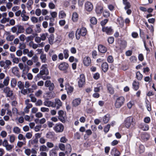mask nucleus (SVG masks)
<instances>
[{"label":"nucleus","mask_w":156,"mask_h":156,"mask_svg":"<svg viewBox=\"0 0 156 156\" xmlns=\"http://www.w3.org/2000/svg\"><path fill=\"white\" fill-rule=\"evenodd\" d=\"M11 30L13 33H16L17 35H18L19 34L23 33L25 29L23 26L19 24L12 27Z\"/></svg>","instance_id":"obj_1"},{"label":"nucleus","mask_w":156,"mask_h":156,"mask_svg":"<svg viewBox=\"0 0 156 156\" xmlns=\"http://www.w3.org/2000/svg\"><path fill=\"white\" fill-rule=\"evenodd\" d=\"M18 66L20 69L22 70V74L24 75L26 74L29 72L30 67L26 64L24 65L22 63H19Z\"/></svg>","instance_id":"obj_2"},{"label":"nucleus","mask_w":156,"mask_h":156,"mask_svg":"<svg viewBox=\"0 0 156 156\" xmlns=\"http://www.w3.org/2000/svg\"><path fill=\"white\" fill-rule=\"evenodd\" d=\"M125 126L127 128L133 127L135 124V122L133 117H127L125 122Z\"/></svg>","instance_id":"obj_3"},{"label":"nucleus","mask_w":156,"mask_h":156,"mask_svg":"<svg viewBox=\"0 0 156 156\" xmlns=\"http://www.w3.org/2000/svg\"><path fill=\"white\" fill-rule=\"evenodd\" d=\"M87 30L86 28L82 27L80 30L78 29L76 31V39H79L81 35L82 36H85L87 33Z\"/></svg>","instance_id":"obj_4"},{"label":"nucleus","mask_w":156,"mask_h":156,"mask_svg":"<svg viewBox=\"0 0 156 156\" xmlns=\"http://www.w3.org/2000/svg\"><path fill=\"white\" fill-rule=\"evenodd\" d=\"M125 101V98L122 96L116 99L115 106L116 108H119L123 104Z\"/></svg>","instance_id":"obj_5"},{"label":"nucleus","mask_w":156,"mask_h":156,"mask_svg":"<svg viewBox=\"0 0 156 156\" xmlns=\"http://www.w3.org/2000/svg\"><path fill=\"white\" fill-rule=\"evenodd\" d=\"M69 67V65L66 62H62L60 63L58 66V68L62 71H65V73H66L67 71L66 69H68Z\"/></svg>","instance_id":"obj_6"},{"label":"nucleus","mask_w":156,"mask_h":156,"mask_svg":"<svg viewBox=\"0 0 156 156\" xmlns=\"http://www.w3.org/2000/svg\"><path fill=\"white\" fill-rule=\"evenodd\" d=\"M62 103L61 101L58 99L56 98L55 99L54 102L53 108H56L57 109H58L62 106Z\"/></svg>","instance_id":"obj_7"},{"label":"nucleus","mask_w":156,"mask_h":156,"mask_svg":"<svg viewBox=\"0 0 156 156\" xmlns=\"http://www.w3.org/2000/svg\"><path fill=\"white\" fill-rule=\"evenodd\" d=\"M47 66V64H44L42 66L40 72L41 74L47 75L48 74Z\"/></svg>","instance_id":"obj_8"},{"label":"nucleus","mask_w":156,"mask_h":156,"mask_svg":"<svg viewBox=\"0 0 156 156\" xmlns=\"http://www.w3.org/2000/svg\"><path fill=\"white\" fill-rule=\"evenodd\" d=\"M3 92L6 94L7 97H11L13 94L12 91L8 87H6L4 89Z\"/></svg>","instance_id":"obj_9"},{"label":"nucleus","mask_w":156,"mask_h":156,"mask_svg":"<svg viewBox=\"0 0 156 156\" xmlns=\"http://www.w3.org/2000/svg\"><path fill=\"white\" fill-rule=\"evenodd\" d=\"M64 128V126L61 124H56L54 129L57 132H61L63 131Z\"/></svg>","instance_id":"obj_10"},{"label":"nucleus","mask_w":156,"mask_h":156,"mask_svg":"<svg viewBox=\"0 0 156 156\" xmlns=\"http://www.w3.org/2000/svg\"><path fill=\"white\" fill-rule=\"evenodd\" d=\"M85 82V79L84 75H80L78 82L79 86L80 87H82L84 84Z\"/></svg>","instance_id":"obj_11"},{"label":"nucleus","mask_w":156,"mask_h":156,"mask_svg":"<svg viewBox=\"0 0 156 156\" xmlns=\"http://www.w3.org/2000/svg\"><path fill=\"white\" fill-rule=\"evenodd\" d=\"M12 72L16 76L18 77H19L20 76L19 69L17 66L14 67L12 68Z\"/></svg>","instance_id":"obj_12"},{"label":"nucleus","mask_w":156,"mask_h":156,"mask_svg":"<svg viewBox=\"0 0 156 156\" xmlns=\"http://www.w3.org/2000/svg\"><path fill=\"white\" fill-rule=\"evenodd\" d=\"M81 99L80 98H76L73 100L72 101L73 106L76 107L79 105L81 102Z\"/></svg>","instance_id":"obj_13"},{"label":"nucleus","mask_w":156,"mask_h":156,"mask_svg":"<svg viewBox=\"0 0 156 156\" xmlns=\"http://www.w3.org/2000/svg\"><path fill=\"white\" fill-rule=\"evenodd\" d=\"M91 62V59L89 57L86 56L84 58L83 63L85 66H89Z\"/></svg>","instance_id":"obj_14"},{"label":"nucleus","mask_w":156,"mask_h":156,"mask_svg":"<svg viewBox=\"0 0 156 156\" xmlns=\"http://www.w3.org/2000/svg\"><path fill=\"white\" fill-rule=\"evenodd\" d=\"M85 8L88 11H91L93 9V6L90 2H87L85 4Z\"/></svg>","instance_id":"obj_15"},{"label":"nucleus","mask_w":156,"mask_h":156,"mask_svg":"<svg viewBox=\"0 0 156 156\" xmlns=\"http://www.w3.org/2000/svg\"><path fill=\"white\" fill-rule=\"evenodd\" d=\"M26 11L25 10H23L22 11V13L21 14V17L22 18V20L23 21H26L28 20L29 18V16L26 15Z\"/></svg>","instance_id":"obj_16"},{"label":"nucleus","mask_w":156,"mask_h":156,"mask_svg":"<svg viewBox=\"0 0 156 156\" xmlns=\"http://www.w3.org/2000/svg\"><path fill=\"white\" fill-rule=\"evenodd\" d=\"M139 127L140 129L144 131H147L149 129V126L148 125L144 123H141Z\"/></svg>","instance_id":"obj_17"},{"label":"nucleus","mask_w":156,"mask_h":156,"mask_svg":"<svg viewBox=\"0 0 156 156\" xmlns=\"http://www.w3.org/2000/svg\"><path fill=\"white\" fill-rule=\"evenodd\" d=\"M43 104L45 106L48 107H53L54 102H52L51 101L48 100H45Z\"/></svg>","instance_id":"obj_18"},{"label":"nucleus","mask_w":156,"mask_h":156,"mask_svg":"<svg viewBox=\"0 0 156 156\" xmlns=\"http://www.w3.org/2000/svg\"><path fill=\"white\" fill-rule=\"evenodd\" d=\"M111 154L114 156H119L120 153L116 148H114L111 150Z\"/></svg>","instance_id":"obj_19"},{"label":"nucleus","mask_w":156,"mask_h":156,"mask_svg":"<svg viewBox=\"0 0 156 156\" xmlns=\"http://www.w3.org/2000/svg\"><path fill=\"white\" fill-rule=\"evenodd\" d=\"M99 51L101 53H105L107 51V48L102 45H100L98 47Z\"/></svg>","instance_id":"obj_20"},{"label":"nucleus","mask_w":156,"mask_h":156,"mask_svg":"<svg viewBox=\"0 0 156 156\" xmlns=\"http://www.w3.org/2000/svg\"><path fill=\"white\" fill-rule=\"evenodd\" d=\"M101 67L102 70L104 72H106L108 69V66L107 62H104L102 64Z\"/></svg>","instance_id":"obj_21"},{"label":"nucleus","mask_w":156,"mask_h":156,"mask_svg":"<svg viewBox=\"0 0 156 156\" xmlns=\"http://www.w3.org/2000/svg\"><path fill=\"white\" fill-rule=\"evenodd\" d=\"M103 32H105L108 34H110L112 31V29L111 27H103L102 29Z\"/></svg>","instance_id":"obj_22"},{"label":"nucleus","mask_w":156,"mask_h":156,"mask_svg":"<svg viewBox=\"0 0 156 156\" xmlns=\"http://www.w3.org/2000/svg\"><path fill=\"white\" fill-rule=\"evenodd\" d=\"M40 58L41 61L43 63H45L47 60L46 54L44 53L41 55Z\"/></svg>","instance_id":"obj_23"},{"label":"nucleus","mask_w":156,"mask_h":156,"mask_svg":"<svg viewBox=\"0 0 156 156\" xmlns=\"http://www.w3.org/2000/svg\"><path fill=\"white\" fill-rule=\"evenodd\" d=\"M37 34H34L33 35H30L27 37H26V41L27 42H29L30 41H32L34 37L36 36H37Z\"/></svg>","instance_id":"obj_24"},{"label":"nucleus","mask_w":156,"mask_h":156,"mask_svg":"<svg viewBox=\"0 0 156 156\" xmlns=\"http://www.w3.org/2000/svg\"><path fill=\"white\" fill-rule=\"evenodd\" d=\"M8 35L6 37V40L8 41H12L15 38V36L13 35H10V33L8 32Z\"/></svg>","instance_id":"obj_25"},{"label":"nucleus","mask_w":156,"mask_h":156,"mask_svg":"<svg viewBox=\"0 0 156 156\" xmlns=\"http://www.w3.org/2000/svg\"><path fill=\"white\" fill-rule=\"evenodd\" d=\"M18 139L20 140H22V141L27 142L25 136H24L23 134L20 133L18 136Z\"/></svg>","instance_id":"obj_26"},{"label":"nucleus","mask_w":156,"mask_h":156,"mask_svg":"<svg viewBox=\"0 0 156 156\" xmlns=\"http://www.w3.org/2000/svg\"><path fill=\"white\" fill-rule=\"evenodd\" d=\"M110 119V115L107 114L105 115L103 118V121L105 123H107L109 121Z\"/></svg>","instance_id":"obj_27"},{"label":"nucleus","mask_w":156,"mask_h":156,"mask_svg":"<svg viewBox=\"0 0 156 156\" xmlns=\"http://www.w3.org/2000/svg\"><path fill=\"white\" fill-rule=\"evenodd\" d=\"M54 36L53 34H51L48 38V41L50 44H52L54 43Z\"/></svg>","instance_id":"obj_28"},{"label":"nucleus","mask_w":156,"mask_h":156,"mask_svg":"<svg viewBox=\"0 0 156 156\" xmlns=\"http://www.w3.org/2000/svg\"><path fill=\"white\" fill-rule=\"evenodd\" d=\"M13 132L16 134H19L21 132V129L18 127L15 126L13 128Z\"/></svg>","instance_id":"obj_29"},{"label":"nucleus","mask_w":156,"mask_h":156,"mask_svg":"<svg viewBox=\"0 0 156 156\" xmlns=\"http://www.w3.org/2000/svg\"><path fill=\"white\" fill-rule=\"evenodd\" d=\"M66 89L67 90L68 93H71L73 92V87L69 86L68 85H66L65 86Z\"/></svg>","instance_id":"obj_30"},{"label":"nucleus","mask_w":156,"mask_h":156,"mask_svg":"<svg viewBox=\"0 0 156 156\" xmlns=\"http://www.w3.org/2000/svg\"><path fill=\"white\" fill-rule=\"evenodd\" d=\"M103 10V8L100 6H97L96 7V11L98 14H100L102 12Z\"/></svg>","instance_id":"obj_31"},{"label":"nucleus","mask_w":156,"mask_h":156,"mask_svg":"<svg viewBox=\"0 0 156 156\" xmlns=\"http://www.w3.org/2000/svg\"><path fill=\"white\" fill-rule=\"evenodd\" d=\"M120 44V47L122 48H124L126 46L127 42L125 40H121Z\"/></svg>","instance_id":"obj_32"},{"label":"nucleus","mask_w":156,"mask_h":156,"mask_svg":"<svg viewBox=\"0 0 156 156\" xmlns=\"http://www.w3.org/2000/svg\"><path fill=\"white\" fill-rule=\"evenodd\" d=\"M30 101L29 99L26 100L25 101V104L27 105L26 107L29 109L31 108L33 106V105L32 104L29 103V102Z\"/></svg>","instance_id":"obj_33"},{"label":"nucleus","mask_w":156,"mask_h":156,"mask_svg":"<svg viewBox=\"0 0 156 156\" xmlns=\"http://www.w3.org/2000/svg\"><path fill=\"white\" fill-rule=\"evenodd\" d=\"M117 23L120 26H122L124 23V21L122 17H119L117 20Z\"/></svg>","instance_id":"obj_34"},{"label":"nucleus","mask_w":156,"mask_h":156,"mask_svg":"<svg viewBox=\"0 0 156 156\" xmlns=\"http://www.w3.org/2000/svg\"><path fill=\"white\" fill-rule=\"evenodd\" d=\"M25 32L27 34H30L33 32V30L31 27H29L26 28Z\"/></svg>","instance_id":"obj_35"},{"label":"nucleus","mask_w":156,"mask_h":156,"mask_svg":"<svg viewBox=\"0 0 156 156\" xmlns=\"http://www.w3.org/2000/svg\"><path fill=\"white\" fill-rule=\"evenodd\" d=\"M39 150L40 152H44L48 150L47 147L44 145H42L40 146Z\"/></svg>","instance_id":"obj_36"},{"label":"nucleus","mask_w":156,"mask_h":156,"mask_svg":"<svg viewBox=\"0 0 156 156\" xmlns=\"http://www.w3.org/2000/svg\"><path fill=\"white\" fill-rule=\"evenodd\" d=\"M48 36V34L47 33H43L40 35V38L41 40L42 41H45L47 37Z\"/></svg>","instance_id":"obj_37"},{"label":"nucleus","mask_w":156,"mask_h":156,"mask_svg":"<svg viewBox=\"0 0 156 156\" xmlns=\"http://www.w3.org/2000/svg\"><path fill=\"white\" fill-rule=\"evenodd\" d=\"M49 154L50 156H57V153L55 150L52 149L49 151Z\"/></svg>","instance_id":"obj_38"},{"label":"nucleus","mask_w":156,"mask_h":156,"mask_svg":"<svg viewBox=\"0 0 156 156\" xmlns=\"http://www.w3.org/2000/svg\"><path fill=\"white\" fill-rule=\"evenodd\" d=\"M27 142H24L23 141H18L17 143V146L20 148L23 145H26Z\"/></svg>","instance_id":"obj_39"},{"label":"nucleus","mask_w":156,"mask_h":156,"mask_svg":"<svg viewBox=\"0 0 156 156\" xmlns=\"http://www.w3.org/2000/svg\"><path fill=\"white\" fill-rule=\"evenodd\" d=\"M133 85L134 88L136 90H137L138 89L139 87V83L138 82L134 81L133 83Z\"/></svg>","instance_id":"obj_40"},{"label":"nucleus","mask_w":156,"mask_h":156,"mask_svg":"<svg viewBox=\"0 0 156 156\" xmlns=\"http://www.w3.org/2000/svg\"><path fill=\"white\" fill-rule=\"evenodd\" d=\"M136 78L139 80H141L143 77V76L139 72H137L136 73Z\"/></svg>","instance_id":"obj_41"},{"label":"nucleus","mask_w":156,"mask_h":156,"mask_svg":"<svg viewBox=\"0 0 156 156\" xmlns=\"http://www.w3.org/2000/svg\"><path fill=\"white\" fill-rule=\"evenodd\" d=\"M29 97L31 99V101L33 102H36L37 101V98L32 94H30L29 96Z\"/></svg>","instance_id":"obj_42"},{"label":"nucleus","mask_w":156,"mask_h":156,"mask_svg":"<svg viewBox=\"0 0 156 156\" xmlns=\"http://www.w3.org/2000/svg\"><path fill=\"white\" fill-rule=\"evenodd\" d=\"M9 21V18H3L1 20L0 22L2 24H5L6 22H8Z\"/></svg>","instance_id":"obj_43"},{"label":"nucleus","mask_w":156,"mask_h":156,"mask_svg":"<svg viewBox=\"0 0 156 156\" xmlns=\"http://www.w3.org/2000/svg\"><path fill=\"white\" fill-rule=\"evenodd\" d=\"M17 84V81L16 79L13 78L11 81V86L13 87H14L16 86Z\"/></svg>","instance_id":"obj_44"},{"label":"nucleus","mask_w":156,"mask_h":156,"mask_svg":"<svg viewBox=\"0 0 156 156\" xmlns=\"http://www.w3.org/2000/svg\"><path fill=\"white\" fill-rule=\"evenodd\" d=\"M78 19V16L76 13H73L72 16V20L74 22L77 21Z\"/></svg>","instance_id":"obj_45"},{"label":"nucleus","mask_w":156,"mask_h":156,"mask_svg":"<svg viewBox=\"0 0 156 156\" xmlns=\"http://www.w3.org/2000/svg\"><path fill=\"white\" fill-rule=\"evenodd\" d=\"M19 38L20 41L24 42L26 39V36L24 34H22L19 37Z\"/></svg>","instance_id":"obj_46"},{"label":"nucleus","mask_w":156,"mask_h":156,"mask_svg":"<svg viewBox=\"0 0 156 156\" xmlns=\"http://www.w3.org/2000/svg\"><path fill=\"white\" fill-rule=\"evenodd\" d=\"M9 81V76H7L4 79L3 82V84L5 86L8 85Z\"/></svg>","instance_id":"obj_47"},{"label":"nucleus","mask_w":156,"mask_h":156,"mask_svg":"<svg viewBox=\"0 0 156 156\" xmlns=\"http://www.w3.org/2000/svg\"><path fill=\"white\" fill-rule=\"evenodd\" d=\"M17 86L20 89H22L24 88V85L23 83L21 81L18 82Z\"/></svg>","instance_id":"obj_48"},{"label":"nucleus","mask_w":156,"mask_h":156,"mask_svg":"<svg viewBox=\"0 0 156 156\" xmlns=\"http://www.w3.org/2000/svg\"><path fill=\"white\" fill-rule=\"evenodd\" d=\"M26 47V44L24 43H19V45L18 48L20 50H22L24 49Z\"/></svg>","instance_id":"obj_49"},{"label":"nucleus","mask_w":156,"mask_h":156,"mask_svg":"<svg viewBox=\"0 0 156 156\" xmlns=\"http://www.w3.org/2000/svg\"><path fill=\"white\" fill-rule=\"evenodd\" d=\"M15 136L13 135H11L9 136V141L10 142L12 143H13L15 140Z\"/></svg>","instance_id":"obj_50"},{"label":"nucleus","mask_w":156,"mask_h":156,"mask_svg":"<svg viewBox=\"0 0 156 156\" xmlns=\"http://www.w3.org/2000/svg\"><path fill=\"white\" fill-rule=\"evenodd\" d=\"M32 133L31 132H28L26 133L25 135L26 138L27 139H30L32 137Z\"/></svg>","instance_id":"obj_51"},{"label":"nucleus","mask_w":156,"mask_h":156,"mask_svg":"<svg viewBox=\"0 0 156 156\" xmlns=\"http://www.w3.org/2000/svg\"><path fill=\"white\" fill-rule=\"evenodd\" d=\"M40 110L41 111L43 112H48L49 111V108L44 107H42L41 108Z\"/></svg>","instance_id":"obj_52"},{"label":"nucleus","mask_w":156,"mask_h":156,"mask_svg":"<svg viewBox=\"0 0 156 156\" xmlns=\"http://www.w3.org/2000/svg\"><path fill=\"white\" fill-rule=\"evenodd\" d=\"M12 62L14 63L17 64L18 63L20 62L19 59L18 58L16 57H12Z\"/></svg>","instance_id":"obj_53"},{"label":"nucleus","mask_w":156,"mask_h":156,"mask_svg":"<svg viewBox=\"0 0 156 156\" xmlns=\"http://www.w3.org/2000/svg\"><path fill=\"white\" fill-rule=\"evenodd\" d=\"M58 147L59 149L62 151H64L65 149V147L63 144L60 143L58 144Z\"/></svg>","instance_id":"obj_54"},{"label":"nucleus","mask_w":156,"mask_h":156,"mask_svg":"<svg viewBox=\"0 0 156 156\" xmlns=\"http://www.w3.org/2000/svg\"><path fill=\"white\" fill-rule=\"evenodd\" d=\"M14 146L13 145L8 144L5 147L6 150L8 151H10L13 147Z\"/></svg>","instance_id":"obj_55"},{"label":"nucleus","mask_w":156,"mask_h":156,"mask_svg":"<svg viewBox=\"0 0 156 156\" xmlns=\"http://www.w3.org/2000/svg\"><path fill=\"white\" fill-rule=\"evenodd\" d=\"M42 94V91L40 90H38L35 93V95L37 97H39Z\"/></svg>","instance_id":"obj_56"},{"label":"nucleus","mask_w":156,"mask_h":156,"mask_svg":"<svg viewBox=\"0 0 156 156\" xmlns=\"http://www.w3.org/2000/svg\"><path fill=\"white\" fill-rule=\"evenodd\" d=\"M90 21L92 24H95L97 23V20L95 17H93L91 18Z\"/></svg>","instance_id":"obj_57"},{"label":"nucleus","mask_w":156,"mask_h":156,"mask_svg":"<svg viewBox=\"0 0 156 156\" xmlns=\"http://www.w3.org/2000/svg\"><path fill=\"white\" fill-rule=\"evenodd\" d=\"M66 152H70L72 150V148L71 145L69 144H67L66 146Z\"/></svg>","instance_id":"obj_58"},{"label":"nucleus","mask_w":156,"mask_h":156,"mask_svg":"<svg viewBox=\"0 0 156 156\" xmlns=\"http://www.w3.org/2000/svg\"><path fill=\"white\" fill-rule=\"evenodd\" d=\"M123 4L125 5V9H128L129 8L131 7L130 3L128 2L123 3Z\"/></svg>","instance_id":"obj_59"},{"label":"nucleus","mask_w":156,"mask_h":156,"mask_svg":"<svg viewBox=\"0 0 156 156\" xmlns=\"http://www.w3.org/2000/svg\"><path fill=\"white\" fill-rule=\"evenodd\" d=\"M35 105L37 106H40L43 104V102L41 99H38L36 102Z\"/></svg>","instance_id":"obj_60"},{"label":"nucleus","mask_w":156,"mask_h":156,"mask_svg":"<svg viewBox=\"0 0 156 156\" xmlns=\"http://www.w3.org/2000/svg\"><path fill=\"white\" fill-rule=\"evenodd\" d=\"M68 51L67 49H65L63 51V53L64 54V58L66 59H67L69 57V55L68 54Z\"/></svg>","instance_id":"obj_61"},{"label":"nucleus","mask_w":156,"mask_h":156,"mask_svg":"<svg viewBox=\"0 0 156 156\" xmlns=\"http://www.w3.org/2000/svg\"><path fill=\"white\" fill-rule=\"evenodd\" d=\"M59 17L61 18H63L66 16V14L63 11H61L59 13Z\"/></svg>","instance_id":"obj_62"},{"label":"nucleus","mask_w":156,"mask_h":156,"mask_svg":"<svg viewBox=\"0 0 156 156\" xmlns=\"http://www.w3.org/2000/svg\"><path fill=\"white\" fill-rule=\"evenodd\" d=\"M12 2H8L6 3V7L8 9H10L12 6Z\"/></svg>","instance_id":"obj_63"},{"label":"nucleus","mask_w":156,"mask_h":156,"mask_svg":"<svg viewBox=\"0 0 156 156\" xmlns=\"http://www.w3.org/2000/svg\"><path fill=\"white\" fill-rule=\"evenodd\" d=\"M16 54L19 57L21 56L23 54V52L21 50H18L16 51Z\"/></svg>","instance_id":"obj_64"}]
</instances>
